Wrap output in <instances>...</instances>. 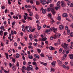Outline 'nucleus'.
<instances>
[{"label": "nucleus", "mask_w": 73, "mask_h": 73, "mask_svg": "<svg viewBox=\"0 0 73 73\" xmlns=\"http://www.w3.org/2000/svg\"><path fill=\"white\" fill-rule=\"evenodd\" d=\"M40 1V3H42L43 5H45L46 3H47V2L46 1L44 0H39Z\"/></svg>", "instance_id": "7"}, {"label": "nucleus", "mask_w": 73, "mask_h": 73, "mask_svg": "<svg viewBox=\"0 0 73 73\" xmlns=\"http://www.w3.org/2000/svg\"><path fill=\"white\" fill-rule=\"evenodd\" d=\"M51 0H48V2H46V3L48 4L49 3H51Z\"/></svg>", "instance_id": "42"}, {"label": "nucleus", "mask_w": 73, "mask_h": 73, "mask_svg": "<svg viewBox=\"0 0 73 73\" xmlns=\"http://www.w3.org/2000/svg\"><path fill=\"white\" fill-rule=\"evenodd\" d=\"M13 18L14 19H18V17L17 16H13Z\"/></svg>", "instance_id": "31"}, {"label": "nucleus", "mask_w": 73, "mask_h": 73, "mask_svg": "<svg viewBox=\"0 0 73 73\" xmlns=\"http://www.w3.org/2000/svg\"><path fill=\"white\" fill-rule=\"evenodd\" d=\"M72 44L70 45V47L71 48L73 49V42H71Z\"/></svg>", "instance_id": "18"}, {"label": "nucleus", "mask_w": 73, "mask_h": 73, "mask_svg": "<svg viewBox=\"0 0 73 73\" xmlns=\"http://www.w3.org/2000/svg\"><path fill=\"white\" fill-rule=\"evenodd\" d=\"M25 38V40L26 41H27V37L26 36H25V37L24 38Z\"/></svg>", "instance_id": "55"}, {"label": "nucleus", "mask_w": 73, "mask_h": 73, "mask_svg": "<svg viewBox=\"0 0 73 73\" xmlns=\"http://www.w3.org/2000/svg\"><path fill=\"white\" fill-rule=\"evenodd\" d=\"M25 29H26L27 31L29 32L31 31L32 30V27L31 26H27L25 27Z\"/></svg>", "instance_id": "4"}, {"label": "nucleus", "mask_w": 73, "mask_h": 73, "mask_svg": "<svg viewBox=\"0 0 73 73\" xmlns=\"http://www.w3.org/2000/svg\"><path fill=\"white\" fill-rule=\"evenodd\" d=\"M34 56L38 59H39L40 58V56L39 55H38L34 54Z\"/></svg>", "instance_id": "14"}, {"label": "nucleus", "mask_w": 73, "mask_h": 73, "mask_svg": "<svg viewBox=\"0 0 73 73\" xmlns=\"http://www.w3.org/2000/svg\"><path fill=\"white\" fill-rule=\"evenodd\" d=\"M57 28H56L55 29L54 27H52L50 28L49 30H46V31L45 32V33H47L49 32L50 31H52H52L54 33L55 32V31L57 30Z\"/></svg>", "instance_id": "3"}, {"label": "nucleus", "mask_w": 73, "mask_h": 73, "mask_svg": "<svg viewBox=\"0 0 73 73\" xmlns=\"http://www.w3.org/2000/svg\"><path fill=\"white\" fill-rule=\"evenodd\" d=\"M61 34H60L55 33L54 37L51 36L50 37V39L51 40H52L53 39V38L54 39H56L57 37L59 38Z\"/></svg>", "instance_id": "2"}, {"label": "nucleus", "mask_w": 73, "mask_h": 73, "mask_svg": "<svg viewBox=\"0 0 73 73\" xmlns=\"http://www.w3.org/2000/svg\"><path fill=\"white\" fill-rule=\"evenodd\" d=\"M69 56L70 57V58L71 59H73V54H69Z\"/></svg>", "instance_id": "15"}, {"label": "nucleus", "mask_w": 73, "mask_h": 73, "mask_svg": "<svg viewBox=\"0 0 73 73\" xmlns=\"http://www.w3.org/2000/svg\"><path fill=\"white\" fill-rule=\"evenodd\" d=\"M49 49H50V50H53L55 49V48L53 47L50 46L49 47Z\"/></svg>", "instance_id": "24"}, {"label": "nucleus", "mask_w": 73, "mask_h": 73, "mask_svg": "<svg viewBox=\"0 0 73 73\" xmlns=\"http://www.w3.org/2000/svg\"><path fill=\"white\" fill-rule=\"evenodd\" d=\"M62 16L65 17H68V14L66 13L62 14Z\"/></svg>", "instance_id": "13"}, {"label": "nucleus", "mask_w": 73, "mask_h": 73, "mask_svg": "<svg viewBox=\"0 0 73 73\" xmlns=\"http://www.w3.org/2000/svg\"><path fill=\"white\" fill-rule=\"evenodd\" d=\"M70 36H71V37H72L73 36V33L72 32L70 33Z\"/></svg>", "instance_id": "43"}, {"label": "nucleus", "mask_w": 73, "mask_h": 73, "mask_svg": "<svg viewBox=\"0 0 73 73\" xmlns=\"http://www.w3.org/2000/svg\"><path fill=\"white\" fill-rule=\"evenodd\" d=\"M56 63V61H54L51 63V64L52 66L54 67L55 66V64Z\"/></svg>", "instance_id": "8"}, {"label": "nucleus", "mask_w": 73, "mask_h": 73, "mask_svg": "<svg viewBox=\"0 0 73 73\" xmlns=\"http://www.w3.org/2000/svg\"><path fill=\"white\" fill-rule=\"evenodd\" d=\"M52 14L53 15H55L56 14V12L54 10V8H53L51 11Z\"/></svg>", "instance_id": "10"}, {"label": "nucleus", "mask_w": 73, "mask_h": 73, "mask_svg": "<svg viewBox=\"0 0 73 73\" xmlns=\"http://www.w3.org/2000/svg\"><path fill=\"white\" fill-rule=\"evenodd\" d=\"M30 3H31V4H33V1L32 0L30 1Z\"/></svg>", "instance_id": "59"}, {"label": "nucleus", "mask_w": 73, "mask_h": 73, "mask_svg": "<svg viewBox=\"0 0 73 73\" xmlns=\"http://www.w3.org/2000/svg\"><path fill=\"white\" fill-rule=\"evenodd\" d=\"M12 68L13 70L14 71L16 70V67L14 66Z\"/></svg>", "instance_id": "37"}, {"label": "nucleus", "mask_w": 73, "mask_h": 73, "mask_svg": "<svg viewBox=\"0 0 73 73\" xmlns=\"http://www.w3.org/2000/svg\"><path fill=\"white\" fill-rule=\"evenodd\" d=\"M27 19L30 20L31 21H32V18L30 17H27Z\"/></svg>", "instance_id": "38"}, {"label": "nucleus", "mask_w": 73, "mask_h": 73, "mask_svg": "<svg viewBox=\"0 0 73 73\" xmlns=\"http://www.w3.org/2000/svg\"><path fill=\"white\" fill-rule=\"evenodd\" d=\"M11 58H12V61H13V62L14 63H15L16 61L15 59L13 58L12 57H11Z\"/></svg>", "instance_id": "34"}, {"label": "nucleus", "mask_w": 73, "mask_h": 73, "mask_svg": "<svg viewBox=\"0 0 73 73\" xmlns=\"http://www.w3.org/2000/svg\"><path fill=\"white\" fill-rule=\"evenodd\" d=\"M61 46L64 48L66 49L67 48L68 46V44L66 43H62V44Z\"/></svg>", "instance_id": "5"}, {"label": "nucleus", "mask_w": 73, "mask_h": 73, "mask_svg": "<svg viewBox=\"0 0 73 73\" xmlns=\"http://www.w3.org/2000/svg\"><path fill=\"white\" fill-rule=\"evenodd\" d=\"M10 1V0H8V3L9 5H11V2Z\"/></svg>", "instance_id": "62"}, {"label": "nucleus", "mask_w": 73, "mask_h": 73, "mask_svg": "<svg viewBox=\"0 0 73 73\" xmlns=\"http://www.w3.org/2000/svg\"><path fill=\"white\" fill-rule=\"evenodd\" d=\"M19 54H16V56H16V58H19Z\"/></svg>", "instance_id": "36"}, {"label": "nucleus", "mask_w": 73, "mask_h": 73, "mask_svg": "<svg viewBox=\"0 0 73 73\" xmlns=\"http://www.w3.org/2000/svg\"><path fill=\"white\" fill-rule=\"evenodd\" d=\"M68 1V2L67 4L68 6H70V5L71 4V2L69 1Z\"/></svg>", "instance_id": "46"}, {"label": "nucleus", "mask_w": 73, "mask_h": 73, "mask_svg": "<svg viewBox=\"0 0 73 73\" xmlns=\"http://www.w3.org/2000/svg\"><path fill=\"white\" fill-rule=\"evenodd\" d=\"M28 57H29V58L31 59H33V57L32 56L29 55V56H28Z\"/></svg>", "instance_id": "25"}, {"label": "nucleus", "mask_w": 73, "mask_h": 73, "mask_svg": "<svg viewBox=\"0 0 73 73\" xmlns=\"http://www.w3.org/2000/svg\"><path fill=\"white\" fill-rule=\"evenodd\" d=\"M1 8L3 9H4L5 8V7L4 6H3L1 7Z\"/></svg>", "instance_id": "61"}, {"label": "nucleus", "mask_w": 73, "mask_h": 73, "mask_svg": "<svg viewBox=\"0 0 73 73\" xmlns=\"http://www.w3.org/2000/svg\"><path fill=\"white\" fill-rule=\"evenodd\" d=\"M54 6V4H51L49 6V7H50V8H53Z\"/></svg>", "instance_id": "17"}, {"label": "nucleus", "mask_w": 73, "mask_h": 73, "mask_svg": "<svg viewBox=\"0 0 73 73\" xmlns=\"http://www.w3.org/2000/svg\"><path fill=\"white\" fill-rule=\"evenodd\" d=\"M40 55L41 56V57H44V55L43 54H42V53L41 54H40Z\"/></svg>", "instance_id": "58"}, {"label": "nucleus", "mask_w": 73, "mask_h": 73, "mask_svg": "<svg viewBox=\"0 0 73 73\" xmlns=\"http://www.w3.org/2000/svg\"><path fill=\"white\" fill-rule=\"evenodd\" d=\"M61 17L60 16H58V17H57V19L58 20L60 21L61 19Z\"/></svg>", "instance_id": "28"}, {"label": "nucleus", "mask_w": 73, "mask_h": 73, "mask_svg": "<svg viewBox=\"0 0 73 73\" xmlns=\"http://www.w3.org/2000/svg\"><path fill=\"white\" fill-rule=\"evenodd\" d=\"M29 48H31L32 49H33V46H29Z\"/></svg>", "instance_id": "63"}, {"label": "nucleus", "mask_w": 73, "mask_h": 73, "mask_svg": "<svg viewBox=\"0 0 73 73\" xmlns=\"http://www.w3.org/2000/svg\"><path fill=\"white\" fill-rule=\"evenodd\" d=\"M61 4L62 7H64L66 5V4L63 1H61Z\"/></svg>", "instance_id": "6"}, {"label": "nucleus", "mask_w": 73, "mask_h": 73, "mask_svg": "<svg viewBox=\"0 0 73 73\" xmlns=\"http://www.w3.org/2000/svg\"><path fill=\"white\" fill-rule=\"evenodd\" d=\"M60 7L57 6V7H55V8L56 10H58V9H60Z\"/></svg>", "instance_id": "22"}, {"label": "nucleus", "mask_w": 73, "mask_h": 73, "mask_svg": "<svg viewBox=\"0 0 73 73\" xmlns=\"http://www.w3.org/2000/svg\"><path fill=\"white\" fill-rule=\"evenodd\" d=\"M19 66V63L18 62H17V66Z\"/></svg>", "instance_id": "56"}, {"label": "nucleus", "mask_w": 73, "mask_h": 73, "mask_svg": "<svg viewBox=\"0 0 73 73\" xmlns=\"http://www.w3.org/2000/svg\"><path fill=\"white\" fill-rule=\"evenodd\" d=\"M60 1H58L57 3V6L60 7V5H59L60 4Z\"/></svg>", "instance_id": "32"}, {"label": "nucleus", "mask_w": 73, "mask_h": 73, "mask_svg": "<svg viewBox=\"0 0 73 73\" xmlns=\"http://www.w3.org/2000/svg\"><path fill=\"white\" fill-rule=\"evenodd\" d=\"M32 35H30V36H29V38H30V39H31V40H32L33 39V38H32Z\"/></svg>", "instance_id": "35"}, {"label": "nucleus", "mask_w": 73, "mask_h": 73, "mask_svg": "<svg viewBox=\"0 0 73 73\" xmlns=\"http://www.w3.org/2000/svg\"><path fill=\"white\" fill-rule=\"evenodd\" d=\"M22 31H23L24 33L25 32L26 30L25 29V28H23V29H22Z\"/></svg>", "instance_id": "48"}, {"label": "nucleus", "mask_w": 73, "mask_h": 73, "mask_svg": "<svg viewBox=\"0 0 73 73\" xmlns=\"http://www.w3.org/2000/svg\"><path fill=\"white\" fill-rule=\"evenodd\" d=\"M35 29H33L32 30L31 29V32H34L35 31Z\"/></svg>", "instance_id": "64"}, {"label": "nucleus", "mask_w": 73, "mask_h": 73, "mask_svg": "<svg viewBox=\"0 0 73 73\" xmlns=\"http://www.w3.org/2000/svg\"><path fill=\"white\" fill-rule=\"evenodd\" d=\"M51 15H52V14H48V16L50 18L51 17Z\"/></svg>", "instance_id": "41"}, {"label": "nucleus", "mask_w": 73, "mask_h": 73, "mask_svg": "<svg viewBox=\"0 0 73 73\" xmlns=\"http://www.w3.org/2000/svg\"><path fill=\"white\" fill-rule=\"evenodd\" d=\"M55 71V69L53 68H51V70H50V72H52V71L54 72Z\"/></svg>", "instance_id": "33"}, {"label": "nucleus", "mask_w": 73, "mask_h": 73, "mask_svg": "<svg viewBox=\"0 0 73 73\" xmlns=\"http://www.w3.org/2000/svg\"><path fill=\"white\" fill-rule=\"evenodd\" d=\"M4 28V26H2L1 27V30L3 29Z\"/></svg>", "instance_id": "52"}, {"label": "nucleus", "mask_w": 73, "mask_h": 73, "mask_svg": "<svg viewBox=\"0 0 73 73\" xmlns=\"http://www.w3.org/2000/svg\"><path fill=\"white\" fill-rule=\"evenodd\" d=\"M64 28V26L62 25H60L59 26V29L60 30H62Z\"/></svg>", "instance_id": "9"}, {"label": "nucleus", "mask_w": 73, "mask_h": 73, "mask_svg": "<svg viewBox=\"0 0 73 73\" xmlns=\"http://www.w3.org/2000/svg\"><path fill=\"white\" fill-rule=\"evenodd\" d=\"M63 49V48H61L59 50V52L60 53L61 52H62V50Z\"/></svg>", "instance_id": "39"}, {"label": "nucleus", "mask_w": 73, "mask_h": 73, "mask_svg": "<svg viewBox=\"0 0 73 73\" xmlns=\"http://www.w3.org/2000/svg\"><path fill=\"white\" fill-rule=\"evenodd\" d=\"M16 22L15 21H14V22L12 23V25H14L15 24Z\"/></svg>", "instance_id": "44"}, {"label": "nucleus", "mask_w": 73, "mask_h": 73, "mask_svg": "<svg viewBox=\"0 0 73 73\" xmlns=\"http://www.w3.org/2000/svg\"><path fill=\"white\" fill-rule=\"evenodd\" d=\"M53 8H51L50 7H49V8H47L46 9V11L48 12H49L51 11Z\"/></svg>", "instance_id": "16"}, {"label": "nucleus", "mask_w": 73, "mask_h": 73, "mask_svg": "<svg viewBox=\"0 0 73 73\" xmlns=\"http://www.w3.org/2000/svg\"><path fill=\"white\" fill-rule=\"evenodd\" d=\"M22 22L23 23H25L26 22V21H25L24 19L22 20Z\"/></svg>", "instance_id": "57"}, {"label": "nucleus", "mask_w": 73, "mask_h": 73, "mask_svg": "<svg viewBox=\"0 0 73 73\" xmlns=\"http://www.w3.org/2000/svg\"><path fill=\"white\" fill-rule=\"evenodd\" d=\"M66 57H67V54H65L64 55L63 57V58L64 59H65V58Z\"/></svg>", "instance_id": "27"}, {"label": "nucleus", "mask_w": 73, "mask_h": 73, "mask_svg": "<svg viewBox=\"0 0 73 73\" xmlns=\"http://www.w3.org/2000/svg\"><path fill=\"white\" fill-rule=\"evenodd\" d=\"M8 34V33L7 32H5L4 33V35L5 36H6V35H7Z\"/></svg>", "instance_id": "47"}, {"label": "nucleus", "mask_w": 73, "mask_h": 73, "mask_svg": "<svg viewBox=\"0 0 73 73\" xmlns=\"http://www.w3.org/2000/svg\"><path fill=\"white\" fill-rule=\"evenodd\" d=\"M37 26H38V28H37V29L38 30H40L41 29V27L40 26H39L38 25H37Z\"/></svg>", "instance_id": "30"}, {"label": "nucleus", "mask_w": 73, "mask_h": 73, "mask_svg": "<svg viewBox=\"0 0 73 73\" xmlns=\"http://www.w3.org/2000/svg\"><path fill=\"white\" fill-rule=\"evenodd\" d=\"M52 55H50L48 56V59L50 60H52Z\"/></svg>", "instance_id": "12"}, {"label": "nucleus", "mask_w": 73, "mask_h": 73, "mask_svg": "<svg viewBox=\"0 0 73 73\" xmlns=\"http://www.w3.org/2000/svg\"><path fill=\"white\" fill-rule=\"evenodd\" d=\"M71 7H73V3H72L70 5V6Z\"/></svg>", "instance_id": "50"}, {"label": "nucleus", "mask_w": 73, "mask_h": 73, "mask_svg": "<svg viewBox=\"0 0 73 73\" xmlns=\"http://www.w3.org/2000/svg\"><path fill=\"white\" fill-rule=\"evenodd\" d=\"M36 5H39V2L38 1H36Z\"/></svg>", "instance_id": "49"}, {"label": "nucleus", "mask_w": 73, "mask_h": 73, "mask_svg": "<svg viewBox=\"0 0 73 73\" xmlns=\"http://www.w3.org/2000/svg\"><path fill=\"white\" fill-rule=\"evenodd\" d=\"M35 16V18H36V19H39L38 15V14H36Z\"/></svg>", "instance_id": "29"}, {"label": "nucleus", "mask_w": 73, "mask_h": 73, "mask_svg": "<svg viewBox=\"0 0 73 73\" xmlns=\"http://www.w3.org/2000/svg\"><path fill=\"white\" fill-rule=\"evenodd\" d=\"M22 69L25 70H27L28 71H30V70L31 71H33L34 70V69L33 68V66L31 65H29V66L27 67V68L25 66H23V67H22Z\"/></svg>", "instance_id": "1"}, {"label": "nucleus", "mask_w": 73, "mask_h": 73, "mask_svg": "<svg viewBox=\"0 0 73 73\" xmlns=\"http://www.w3.org/2000/svg\"><path fill=\"white\" fill-rule=\"evenodd\" d=\"M46 12V10L45 9H44L42 10V13L43 14L45 13Z\"/></svg>", "instance_id": "20"}, {"label": "nucleus", "mask_w": 73, "mask_h": 73, "mask_svg": "<svg viewBox=\"0 0 73 73\" xmlns=\"http://www.w3.org/2000/svg\"><path fill=\"white\" fill-rule=\"evenodd\" d=\"M57 62H58V64H59V65L60 66H62V63L61 62L60 60H57Z\"/></svg>", "instance_id": "11"}, {"label": "nucleus", "mask_w": 73, "mask_h": 73, "mask_svg": "<svg viewBox=\"0 0 73 73\" xmlns=\"http://www.w3.org/2000/svg\"><path fill=\"white\" fill-rule=\"evenodd\" d=\"M33 15V14L32 13H30V14H29V15H30V16H32Z\"/></svg>", "instance_id": "60"}, {"label": "nucleus", "mask_w": 73, "mask_h": 73, "mask_svg": "<svg viewBox=\"0 0 73 73\" xmlns=\"http://www.w3.org/2000/svg\"><path fill=\"white\" fill-rule=\"evenodd\" d=\"M37 50H38V53H40L41 52V50L40 49H37Z\"/></svg>", "instance_id": "51"}, {"label": "nucleus", "mask_w": 73, "mask_h": 73, "mask_svg": "<svg viewBox=\"0 0 73 73\" xmlns=\"http://www.w3.org/2000/svg\"><path fill=\"white\" fill-rule=\"evenodd\" d=\"M33 64L35 66H37V63L36 62H33Z\"/></svg>", "instance_id": "26"}, {"label": "nucleus", "mask_w": 73, "mask_h": 73, "mask_svg": "<svg viewBox=\"0 0 73 73\" xmlns=\"http://www.w3.org/2000/svg\"><path fill=\"white\" fill-rule=\"evenodd\" d=\"M47 40V38L46 37H44V38H43L41 40V41H45Z\"/></svg>", "instance_id": "19"}, {"label": "nucleus", "mask_w": 73, "mask_h": 73, "mask_svg": "<svg viewBox=\"0 0 73 73\" xmlns=\"http://www.w3.org/2000/svg\"><path fill=\"white\" fill-rule=\"evenodd\" d=\"M3 31H0V35H1V36L2 35H3Z\"/></svg>", "instance_id": "45"}, {"label": "nucleus", "mask_w": 73, "mask_h": 73, "mask_svg": "<svg viewBox=\"0 0 73 73\" xmlns=\"http://www.w3.org/2000/svg\"><path fill=\"white\" fill-rule=\"evenodd\" d=\"M23 17H24V19H25V20H26L27 19V16L24 15L23 16Z\"/></svg>", "instance_id": "54"}, {"label": "nucleus", "mask_w": 73, "mask_h": 73, "mask_svg": "<svg viewBox=\"0 0 73 73\" xmlns=\"http://www.w3.org/2000/svg\"><path fill=\"white\" fill-rule=\"evenodd\" d=\"M40 63L41 64L44 65L45 66H46L47 65V63H44L43 62H40Z\"/></svg>", "instance_id": "21"}, {"label": "nucleus", "mask_w": 73, "mask_h": 73, "mask_svg": "<svg viewBox=\"0 0 73 73\" xmlns=\"http://www.w3.org/2000/svg\"><path fill=\"white\" fill-rule=\"evenodd\" d=\"M5 55H6V58H7L8 59L9 58V57H8V54L7 53H5Z\"/></svg>", "instance_id": "40"}, {"label": "nucleus", "mask_w": 73, "mask_h": 73, "mask_svg": "<svg viewBox=\"0 0 73 73\" xmlns=\"http://www.w3.org/2000/svg\"><path fill=\"white\" fill-rule=\"evenodd\" d=\"M67 34L68 35H69L70 34V31L69 29H68L67 30Z\"/></svg>", "instance_id": "23"}, {"label": "nucleus", "mask_w": 73, "mask_h": 73, "mask_svg": "<svg viewBox=\"0 0 73 73\" xmlns=\"http://www.w3.org/2000/svg\"><path fill=\"white\" fill-rule=\"evenodd\" d=\"M33 45H34L35 46H36L37 45V43H33Z\"/></svg>", "instance_id": "53"}]
</instances>
